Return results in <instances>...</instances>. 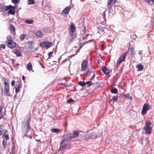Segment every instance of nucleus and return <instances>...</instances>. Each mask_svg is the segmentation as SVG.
I'll use <instances>...</instances> for the list:
<instances>
[{"label":"nucleus","mask_w":154,"mask_h":154,"mask_svg":"<svg viewBox=\"0 0 154 154\" xmlns=\"http://www.w3.org/2000/svg\"><path fill=\"white\" fill-rule=\"evenodd\" d=\"M48 29L46 28H45L43 29V31L45 32H46L47 30H48Z\"/></svg>","instance_id":"bf43d9fd"},{"label":"nucleus","mask_w":154,"mask_h":154,"mask_svg":"<svg viewBox=\"0 0 154 154\" xmlns=\"http://www.w3.org/2000/svg\"><path fill=\"white\" fill-rule=\"evenodd\" d=\"M12 3L15 4H17L19 3V0H11Z\"/></svg>","instance_id":"a19ab883"},{"label":"nucleus","mask_w":154,"mask_h":154,"mask_svg":"<svg viewBox=\"0 0 154 154\" xmlns=\"http://www.w3.org/2000/svg\"><path fill=\"white\" fill-rule=\"evenodd\" d=\"M86 84L87 85L88 87H90L92 85L90 81L87 82H86Z\"/></svg>","instance_id":"4c0bfd02"},{"label":"nucleus","mask_w":154,"mask_h":154,"mask_svg":"<svg viewBox=\"0 0 154 154\" xmlns=\"http://www.w3.org/2000/svg\"><path fill=\"white\" fill-rule=\"evenodd\" d=\"M69 142H65L63 143H61V142L60 143V149L62 150H63L66 147L67 145V143Z\"/></svg>","instance_id":"9d476101"},{"label":"nucleus","mask_w":154,"mask_h":154,"mask_svg":"<svg viewBox=\"0 0 154 154\" xmlns=\"http://www.w3.org/2000/svg\"><path fill=\"white\" fill-rule=\"evenodd\" d=\"M76 37V35L74 34H73L71 36L72 38V39H74Z\"/></svg>","instance_id":"3c124183"},{"label":"nucleus","mask_w":154,"mask_h":154,"mask_svg":"<svg viewBox=\"0 0 154 154\" xmlns=\"http://www.w3.org/2000/svg\"><path fill=\"white\" fill-rule=\"evenodd\" d=\"M8 132V131L7 129L3 131V133H4V134H5L6 133Z\"/></svg>","instance_id":"13d9d810"},{"label":"nucleus","mask_w":154,"mask_h":154,"mask_svg":"<svg viewBox=\"0 0 154 154\" xmlns=\"http://www.w3.org/2000/svg\"><path fill=\"white\" fill-rule=\"evenodd\" d=\"M106 11V9H105V11L103 13L102 15H104V16H103V18H104V17H105V12Z\"/></svg>","instance_id":"603ef678"},{"label":"nucleus","mask_w":154,"mask_h":154,"mask_svg":"<svg viewBox=\"0 0 154 154\" xmlns=\"http://www.w3.org/2000/svg\"><path fill=\"white\" fill-rule=\"evenodd\" d=\"M64 84H65V83H59L58 84L59 85H64Z\"/></svg>","instance_id":"4d7b16f0"},{"label":"nucleus","mask_w":154,"mask_h":154,"mask_svg":"<svg viewBox=\"0 0 154 154\" xmlns=\"http://www.w3.org/2000/svg\"><path fill=\"white\" fill-rule=\"evenodd\" d=\"M91 72L90 71H87L86 73V76H89L90 75Z\"/></svg>","instance_id":"c03bdc74"},{"label":"nucleus","mask_w":154,"mask_h":154,"mask_svg":"<svg viewBox=\"0 0 154 154\" xmlns=\"http://www.w3.org/2000/svg\"><path fill=\"white\" fill-rule=\"evenodd\" d=\"M11 7H12V5H10L8 6H5V11H6L8 10H9L10 9V8H11Z\"/></svg>","instance_id":"72a5a7b5"},{"label":"nucleus","mask_w":154,"mask_h":154,"mask_svg":"<svg viewBox=\"0 0 154 154\" xmlns=\"http://www.w3.org/2000/svg\"><path fill=\"white\" fill-rule=\"evenodd\" d=\"M27 67L28 70H32V72H33V70H32V66L30 62L27 64Z\"/></svg>","instance_id":"6ab92c4d"},{"label":"nucleus","mask_w":154,"mask_h":154,"mask_svg":"<svg viewBox=\"0 0 154 154\" xmlns=\"http://www.w3.org/2000/svg\"><path fill=\"white\" fill-rule=\"evenodd\" d=\"M145 2L149 5H152L154 4V0H144Z\"/></svg>","instance_id":"a211bd4d"},{"label":"nucleus","mask_w":154,"mask_h":154,"mask_svg":"<svg viewBox=\"0 0 154 154\" xmlns=\"http://www.w3.org/2000/svg\"><path fill=\"white\" fill-rule=\"evenodd\" d=\"M7 42H11L13 41L12 38L10 36H8L7 37Z\"/></svg>","instance_id":"bb28decb"},{"label":"nucleus","mask_w":154,"mask_h":154,"mask_svg":"<svg viewBox=\"0 0 154 154\" xmlns=\"http://www.w3.org/2000/svg\"><path fill=\"white\" fill-rule=\"evenodd\" d=\"M150 107L147 104H145L143 107L142 110L141 112V114L143 116L146 114L148 110L149 109Z\"/></svg>","instance_id":"39448f33"},{"label":"nucleus","mask_w":154,"mask_h":154,"mask_svg":"<svg viewBox=\"0 0 154 154\" xmlns=\"http://www.w3.org/2000/svg\"><path fill=\"white\" fill-rule=\"evenodd\" d=\"M83 45V44L82 45H81V46H80L79 48V50H80L82 48V46Z\"/></svg>","instance_id":"338daca9"},{"label":"nucleus","mask_w":154,"mask_h":154,"mask_svg":"<svg viewBox=\"0 0 154 154\" xmlns=\"http://www.w3.org/2000/svg\"><path fill=\"white\" fill-rule=\"evenodd\" d=\"M17 94H16L15 95H14V99L17 97Z\"/></svg>","instance_id":"774afa93"},{"label":"nucleus","mask_w":154,"mask_h":154,"mask_svg":"<svg viewBox=\"0 0 154 154\" xmlns=\"http://www.w3.org/2000/svg\"><path fill=\"white\" fill-rule=\"evenodd\" d=\"M85 28L83 29V30H82V31L83 32V34H85Z\"/></svg>","instance_id":"0e129e2a"},{"label":"nucleus","mask_w":154,"mask_h":154,"mask_svg":"<svg viewBox=\"0 0 154 154\" xmlns=\"http://www.w3.org/2000/svg\"><path fill=\"white\" fill-rule=\"evenodd\" d=\"M71 6H68L66 7L63 10L62 13H64L66 14H67L70 10Z\"/></svg>","instance_id":"9b49d317"},{"label":"nucleus","mask_w":154,"mask_h":154,"mask_svg":"<svg viewBox=\"0 0 154 154\" xmlns=\"http://www.w3.org/2000/svg\"><path fill=\"white\" fill-rule=\"evenodd\" d=\"M27 45L28 48L29 49L31 47L32 44V41H29L27 43Z\"/></svg>","instance_id":"7c9ffc66"},{"label":"nucleus","mask_w":154,"mask_h":154,"mask_svg":"<svg viewBox=\"0 0 154 154\" xmlns=\"http://www.w3.org/2000/svg\"><path fill=\"white\" fill-rule=\"evenodd\" d=\"M34 22V20H26L25 21V22L29 24H32Z\"/></svg>","instance_id":"cd10ccee"},{"label":"nucleus","mask_w":154,"mask_h":154,"mask_svg":"<svg viewBox=\"0 0 154 154\" xmlns=\"http://www.w3.org/2000/svg\"><path fill=\"white\" fill-rule=\"evenodd\" d=\"M5 7V5L0 4V12L4 11Z\"/></svg>","instance_id":"b1692460"},{"label":"nucleus","mask_w":154,"mask_h":154,"mask_svg":"<svg viewBox=\"0 0 154 154\" xmlns=\"http://www.w3.org/2000/svg\"><path fill=\"white\" fill-rule=\"evenodd\" d=\"M29 3L28 5H32L35 3L34 0H28Z\"/></svg>","instance_id":"58836bf2"},{"label":"nucleus","mask_w":154,"mask_h":154,"mask_svg":"<svg viewBox=\"0 0 154 154\" xmlns=\"http://www.w3.org/2000/svg\"><path fill=\"white\" fill-rule=\"evenodd\" d=\"M15 92L16 93L19 92L20 91V89L21 88V86L20 85V84L16 85V86L15 87Z\"/></svg>","instance_id":"dca6fc26"},{"label":"nucleus","mask_w":154,"mask_h":154,"mask_svg":"<svg viewBox=\"0 0 154 154\" xmlns=\"http://www.w3.org/2000/svg\"><path fill=\"white\" fill-rule=\"evenodd\" d=\"M110 91L112 94H116L118 92V90L116 88H113L110 90Z\"/></svg>","instance_id":"393cba45"},{"label":"nucleus","mask_w":154,"mask_h":154,"mask_svg":"<svg viewBox=\"0 0 154 154\" xmlns=\"http://www.w3.org/2000/svg\"><path fill=\"white\" fill-rule=\"evenodd\" d=\"M5 139L6 140H8L9 139V135L8 134L5 135Z\"/></svg>","instance_id":"49530a36"},{"label":"nucleus","mask_w":154,"mask_h":154,"mask_svg":"<svg viewBox=\"0 0 154 154\" xmlns=\"http://www.w3.org/2000/svg\"><path fill=\"white\" fill-rule=\"evenodd\" d=\"M91 136V138L92 139H95L97 137V135L95 133H92L90 134Z\"/></svg>","instance_id":"4be33fe9"},{"label":"nucleus","mask_w":154,"mask_h":154,"mask_svg":"<svg viewBox=\"0 0 154 154\" xmlns=\"http://www.w3.org/2000/svg\"><path fill=\"white\" fill-rule=\"evenodd\" d=\"M79 85L82 87H84L86 85V82L84 81H80L79 82Z\"/></svg>","instance_id":"c85d7f7f"},{"label":"nucleus","mask_w":154,"mask_h":154,"mask_svg":"<svg viewBox=\"0 0 154 154\" xmlns=\"http://www.w3.org/2000/svg\"><path fill=\"white\" fill-rule=\"evenodd\" d=\"M30 120L28 119L26 121H24L23 123V127L22 128V131L24 134L23 137L25 136L27 137V134L28 133L31 129L29 122Z\"/></svg>","instance_id":"f03ea898"},{"label":"nucleus","mask_w":154,"mask_h":154,"mask_svg":"<svg viewBox=\"0 0 154 154\" xmlns=\"http://www.w3.org/2000/svg\"><path fill=\"white\" fill-rule=\"evenodd\" d=\"M74 102V100L72 99L68 100L67 101V103H71Z\"/></svg>","instance_id":"79ce46f5"},{"label":"nucleus","mask_w":154,"mask_h":154,"mask_svg":"<svg viewBox=\"0 0 154 154\" xmlns=\"http://www.w3.org/2000/svg\"><path fill=\"white\" fill-rule=\"evenodd\" d=\"M4 84L5 85L4 93L7 96H8V93L9 91V85L6 82H4Z\"/></svg>","instance_id":"0eeeda50"},{"label":"nucleus","mask_w":154,"mask_h":154,"mask_svg":"<svg viewBox=\"0 0 154 154\" xmlns=\"http://www.w3.org/2000/svg\"><path fill=\"white\" fill-rule=\"evenodd\" d=\"M35 35L37 37H38L40 38H42L43 36L42 32L40 30L36 32Z\"/></svg>","instance_id":"4468645a"},{"label":"nucleus","mask_w":154,"mask_h":154,"mask_svg":"<svg viewBox=\"0 0 154 154\" xmlns=\"http://www.w3.org/2000/svg\"><path fill=\"white\" fill-rule=\"evenodd\" d=\"M79 135V133L78 131H74L73 133H68L65 138L61 141V143L65 142H69L73 138H77Z\"/></svg>","instance_id":"f257e3e1"},{"label":"nucleus","mask_w":154,"mask_h":154,"mask_svg":"<svg viewBox=\"0 0 154 154\" xmlns=\"http://www.w3.org/2000/svg\"><path fill=\"white\" fill-rule=\"evenodd\" d=\"M53 54V51L50 52L48 53V57L47 59V60L50 58V57L52 56Z\"/></svg>","instance_id":"ea45409f"},{"label":"nucleus","mask_w":154,"mask_h":154,"mask_svg":"<svg viewBox=\"0 0 154 154\" xmlns=\"http://www.w3.org/2000/svg\"><path fill=\"white\" fill-rule=\"evenodd\" d=\"M51 131L52 133H57L60 131V130L57 128H51Z\"/></svg>","instance_id":"5701e85b"},{"label":"nucleus","mask_w":154,"mask_h":154,"mask_svg":"<svg viewBox=\"0 0 154 154\" xmlns=\"http://www.w3.org/2000/svg\"><path fill=\"white\" fill-rule=\"evenodd\" d=\"M102 70L103 73L106 75L109 74V69L107 68L105 66H104L102 67Z\"/></svg>","instance_id":"f8f14e48"},{"label":"nucleus","mask_w":154,"mask_h":154,"mask_svg":"<svg viewBox=\"0 0 154 154\" xmlns=\"http://www.w3.org/2000/svg\"><path fill=\"white\" fill-rule=\"evenodd\" d=\"M151 124L150 122H147L146 123V126L144 127L146 134H150L151 133V130L150 127Z\"/></svg>","instance_id":"7ed1b4c3"},{"label":"nucleus","mask_w":154,"mask_h":154,"mask_svg":"<svg viewBox=\"0 0 154 154\" xmlns=\"http://www.w3.org/2000/svg\"><path fill=\"white\" fill-rule=\"evenodd\" d=\"M2 134V132L0 130V136H1Z\"/></svg>","instance_id":"69168bd1"},{"label":"nucleus","mask_w":154,"mask_h":154,"mask_svg":"<svg viewBox=\"0 0 154 154\" xmlns=\"http://www.w3.org/2000/svg\"><path fill=\"white\" fill-rule=\"evenodd\" d=\"M95 74L94 73L93 75L92 76L91 78V80L92 79L94 78H95Z\"/></svg>","instance_id":"5fc2aeb1"},{"label":"nucleus","mask_w":154,"mask_h":154,"mask_svg":"<svg viewBox=\"0 0 154 154\" xmlns=\"http://www.w3.org/2000/svg\"><path fill=\"white\" fill-rule=\"evenodd\" d=\"M16 7L12 6L11 7L10 9L8 12V14H10L12 15H14L15 13V9Z\"/></svg>","instance_id":"1a4fd4ad"},{"label":"nucleus","mask_w":154,"mask_h":154,"mask_svg":"<svg viewBox=\"0 0 154 154\" xmlns=\"http://www.w3.org/2000/svg\"><path fill=\"white\" fill-rule=\"evenodd\" d=\"M134 49L133 47H131L130 49L131 52V57H134L135 54Z\"/></svg>","instance_id":"f3484780"},{"label":"nucleus","mask_w":154,"mask_h":154,"mask_svg":"<svg viewBox=\"0 0 154 154\" xmlns=\"http://www.w3.org/2000/svg\"><path fill=\"white\" fill-rule=\"evenodd\" d=\"M118 99V96H114L113 97L112 99L110 101V102H111V100H113V103L114 102H116Z\"/></svg>","instance_id":"c756f323"},{"label":"nucleus","mask_w":154,"mask_h":154,"mask_svg":"<svg viewBox=\"0 0 154 154\" xmlns=\"http://www.w3.org/2000/svg\"><path fill=\"white\" fill-rule=\"evenodd\" d=\"M46 47L50 48L52 46L53 44L52 42H45Z\"/></svg>","instance_id":"aec40b11"},{"label":"nucleus","mask_w":154,"mask_h":154,"mask_svg":"<svg viewBox=\"0 0 154 154\" xmlns=\"http://www.w3.org/2000/svg\"><path fill=\"white\" fill-rule=\"evenodd\" d=\"M7 143V141H5L4 140L2 141V146L4 148H5L6 146V144Z\"/></svg>","instance_id":"e433bc0d"},{"label":"nucleus","mask_w":154,"mask_h":154,"mask_svg":"<svg viewBox=\"0 0 154 154\" xmlns=\"http://www.w3.org/2000/svg\"><path fill=\"white\" fill-rule=\"evenodd\" d=\"M16 45V44L13 41L11 42H7V46L9 48H15Z\"/></svg>","instance_id":"6e6552de"},{"label":"nucleus","mask_w":154,"mask_h":154,"mask_svg":"<svg viewBox=\"0 0 154 154\" xmlns=\"http://www.w3.org/2000/svg\"><path fill=\"white\" fill-rule=\"evenodd\" d=\"M142 51H139V53H138L140 55L141 54H142Z\"/></svg>","instance_id":"052dcab7"},{"label":"nucleus","mask_w":154,"mask_h":154,"mask_svg":"<svg viewBox=\"0 0 154 154\" xmlns=\"http://www.w3.org/2000/svg\"><path fill=\"white\" fill-rule=\"evenodd\" d=\"M26 37V35L24 34H23L20 36V39L21 41L23 40Z\"/></svg>","instance_id":"37998d69"},{"label":"nucleus","mask_w":154,"mask_h":154,"mask_svg":"<svg viewBox=\"0 0 154 154\" xmlns=\"http://www.w3.org/2000/svg\"><path fill=\"white\" fill-rule=\"evenodd\" d=\"M88 62L85 61H83L82 64V69L83 71L85 70L87 67Z\"/></svg>","instance_id":"ddd939ff"},{"label":"nucleus","mask_w":154,"mask_h":154,"mask_svg":"<svg viewBox=\"0 0 154 154\" xmlns=\"http://www.w3.org/2000/svg\"><path fill=\"white\" fill-rule=\"evenodd\" d=\"M91 136L90 135V134H86L85 135V140L86 141H88V139L91 138Z\"/></svg>","instance_id":"c9c22d12"},{"label":"nucleus","mask_w":154,"mask_h":154,"mask_svg":"<svg viewBox=\"0 0 154 154\" xmlns=\"http://www.w3.org/2000/svg\"><path fill=\"white\" fill-rule=\"evenodd\" d=\"M64 86L67 87H69L71 86V84L70 83L69 84H66L65 83V84H64Z\"/></svg>","instance_id":"de8ad7c7"},{"label":"nucleus","mask_w":154,"mask_h":154,"mask_svg":"<svg viewBox=\"0 0 154 154\" xmlns=\"http://www.w3.org/2000/svg\"><path fill=\"white\" fill-rule=\"evenodd\" d=\"M22 79L23 81H24L25 80V77L23 75H22Z\"/></svg>","instance_id":"680f3d73"},{"label":"nucleus","mask_w":154,"mask_h":154,"mask_svg":"<svg viewBox=\"0 0 154 154\" xmlns=\"http://www.w3.org/2000/svg\"><path fill=\"white\" fill-rule=\"evenodd\" d=\"M97 29L98 30H99L102 32H103L105 30V28L104 27H103L100 26H99L97 27Z\"/></svg>","instance_id":"473e14b6"},{"label":"nucleus","mask_w":154,"mask_h":154,"mask_svg":"<svg viewBox=\"0 0 154 154\" xmlns=\"http://www.w3.org/2000/svg\"><path fill=\"white\" fill-rule=\"evenodd\" d=\"M128 51L122 54L120 57H119L117 61V65H119L122 63L123 61L125 60Z\"/></svg>","instance_id":"20e7f679"},{"label":"nucleus","mask_w":154,"mask_h":154,"mask_svg":"<svg viewBox=\"0 0 154 154\" xmlns=\"http://www.w3.org/2000/svg\"><path fill=\"white\" fill-rule=\"evenodd\" d=\"M74 32H73L72 31H70V32H69V35L70 36H72V35L73 34V33Z\"/></svg>","instance_id":"6e6d98bb"},{"label":"nucleus","mask_w":154,"mask_h":154,"mask_svg":"<svg viewBox=\"0 0 154 154\" xmlns=\"http://www.w3.org/2000/svg\"><path fill=\"white\" fill-rule=\"evenodd\" d=\"M75 30V27L73 23H71L70 26V31L74 32Z\"/></svg>","instance_id":"412c9836"},{"label":"nucleus","mask_w":154,"mask_h":154,"mask_svg":"<svg viewBox=\"0 0 154 154\" xmlns=\"http://www.w3.org/2000/svg\"><path fill=\"white\" fill-rule=\"evenodd\" d=\"M3 109V107L2 106H0V113L1 112Z\"/></svg>","instance_id":"864d4df0"},{"label":"nucleus","mask_w":154,"mask_h":154,"mask_svg":"<svg viewBox=\"0 0 154 154\" xmlns=\"http://www.w3.org/2000/svg\"><path fill=\"white\" fill-rule=\"evenodd\" d=\"M45 42H42L40 43V45L42 47H46Z\"/></svg>","instance_id":"f704fd0d"},{"label":"nucleus","mask_w":154,"mask_h":154,"mask_svg":"<svg viewBox=\"0 0 154 154\" xmlns=\"http://www.w3.org/2000/svg\"><path fill=\"white\" fill-rule=\"evenodd\" d=\"M0 47L5 49V45L4 44H2L0 45Z\"/></svg>","instance_id":"a18cd8bd"},{"label":"nucleus","mask_w":154,"mask_h":154,"mask_svg":"<svg viewBox=\"0 0 154 154\" xmlns=\"http://www.w3.org/2000/svg\"><path fill=\"white\" fill-rule=\"evenodd\" d=\"M10 30L12 32H15V27L14 26L11 24H10Z\"/></svg>","instance_id":"2f4dec72"},{"label":"nucleus","mask_w":154,"mask_h":154,"mask_svg":"<svg viewBox=\"0 0 154 154\" xmlns=\"http://www.w3.org/2000/svg\"><path fill=\"white\" fill-rule=\"evenodd\" d=\"M3 115L2 114H0V119L2 118Z\"/></svg>","instance_id":"e2e57ef3"},{"label":"nucleus","mask_w":154,"mask_h":154,"mask_svg":"<svg viewBox=\"0 0 154 154\" xmlns=\"http://www.w3.org/2000/svg\"><path fill=\"white\" fill-rule=\"evenodd\" d=\"M15 81L14 80H12L11 82V85L12 86H13L15 85Z\"/></svg>","instance_id":"09e8293b"},{"label":"nucleus","mask_w":154,"mask_h":154,"mask_svg":"<svg viewBox=\"0 0 154 154\" xmlns=\"http://www.w3.org/2000/svg\"><path fill=\"white\" fill-rule=\"evenodd\" d=\"M116 0H108L107 7L110 10L112 8V6L113 5L116 3Z\"/></svg>","instance_id":"423d86ee"},{"label":"nucleus","mask_w":154,"mask_h":154,"mask_svg":"<svg viewBox=\"0 0 154 154\" xmlns=\"http://www.w3.org/2000/svg\"><path fill=\"white\" fill-rule=\"evenodd\" d=\"M14 53L16 54L17 57H20L22 55V54L19 50L17 49L15 50L14 51Z\"/></svg>","instance_id":"2eb2a0df"},{"label":"nucleus","mask_w":154,"mask_h":154,"mask_svg":"<svg viewBox=\"0 0 154 154\" xmlns=\"http://www.w3.org/2000/svg\"><path fill=\"white\" fill-rule=\"evenodd\" d=\"M129 94H128L126 96V97L128 98L129 99H132V97L131 96H129Z\"/></svg>","instance_id":"8fccbe9b"},{"label":"nucleus","mask_w":154,"mask_h":154,"mask_svg":"<svg viewBox=\"0 0 154 154\" xmlns=\"http://www.w3.org/2000/svg\"><path fill=\"white\" fill-rule=\"evenodd\" d=\"M137 67L138 68V71H141L143 68V66L142 64H139L137 66Z\"/></svg>","instance_id":"a878e982"}]
</instances>
